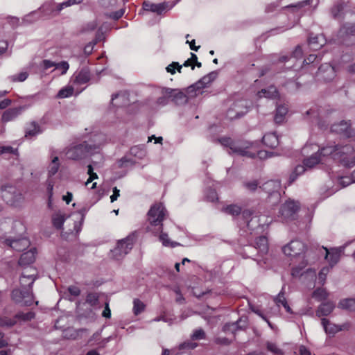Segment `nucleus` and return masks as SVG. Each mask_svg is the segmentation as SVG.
Wrapping results in <instances>:
<instances>
[{
  "instance_id": "nucleus-1",
  "label": "nucleus",
  "mask_w": 355,
  "mask_h": 355,
  "mask_svg": "<svg viewBox=\"0 0 355 355\" xmlns=\"http://www.w3.org/2000/svg\"><path fill=\"white\" fill-rule=\"evenodd\" d=\"M105 141V136L103 134H94L92 136L91 144L84 141L82 144L71 146L67 149L66 155L70 159H82L88 155H92L100 153Z\"/></svg>"
},
{
  "instance_id": "nucleus-2",
  "label": "nucleus",
  "mask_w": 355,
  "mask_h": 355,
  "mask_svg": "<svg viewBox=\"0 0 355 355\" xmlns=\"http://www.w3.org/2000/svg\"><path fill=\"white\" fill-rule=\"evenodd\" d=\"M220 142L225 146H229V154H234L239 156L254 157L257 155L260 159H264L274 155L273 152L267 150H259L254 144L247 141L234 143L230 138H222Z\"/></svg>"
},
{
  "instance_id": "nucleus-3",
  "label": "nucleus",
  "mask_w": 355,
  "mask_h": 355,
  "mask_svg": "<svg viewBox=\"0 0 355 355\" xmlns=\"http://www.w3.org/2000/svg\"><path fill=\"white\" fill-rule=\"evenodd\" d=\"M313 153L310 156H307L303 160V164H299L295 166L289 176V183L293 182L300 175H302L307 169L312 168L318 164L322 160V157H329L321 153V148L315 144H306L302 148L303 155H309Z\"/></svg>"
},
{
  "instance_id": "nucleus-4",
  "label": "nucleus",
  "mask_w": 355,
  "mask_h": 355,
  "mask_svg": "<svg viewBox=\"0 0 355 355\" xmlns=\"http://www.w3.org/2000/svg\"><path fill=\"white\" fill-rule=\"evenodd\" d=\"M355 150L350 144L327 145L321 148V153L340 162L345 167L355 166Z\"/></svg>"
},
{
  "instance_id": "nucleus-5",
  "label": "nucleus",
  "mask_w": 355,
  "mask_h": 355,
  "mask_svg": "<svg viewBox=\"0 0 355 355\" xmlns=\"http://www.w3.org/2000/svg\"><path fill=\"white\" fill-rule=\"evenodd\" d=\"M148 229L153 234L162 233L163 229L162 222L166 215V210L162 203L158 202L153 205L148 212Z\"/></svg>"
},
{
  "instance_id": "nucleus-6",
  "label": "nucleus",
  "mask_w": 355,
  "mask_h": 355,
  "mask_svg": "<svg viewBox=\"0 0 355 355\" xmlns=\"http://www.w3.org/2000/svg\"><path fill=\"white\" fill-rule=\"evenodd\" d=\"M299 209V202L289 199L281 205L277 218L282 223L293 220L296 218Z\"/></svg>"
},
{
  "instance_id": "nucleus-7",
  "label": "nucleus",
  "mask_w": 355,
  "mask_h": 355,
  "mask_svg": "<svg viewBox=\"0 0 355 355\" xmlns=\"http://www.w3.org/2000/svg\"><path fill=\"white\" fill-rule=\"evenodd\" d=\"M242 217L245 220L248 230L250 232V234H252L253 231L258 232L259 230H262L266 223L268 225V223H270V221H264V223L261 224V223L266 217L264 216H259L254 215V212L250 209L243 210L242 211Z\"/></svg>"
},
{
  "instance_id": "nucleus-8",
  "label": "nucleus",
  "mask_w": 355,
  "mask_h": 355,
  "mask_svg": "<svg viewBox=\"0 0 355 355\" xmlns=\"http://www.w3.org/2000/svg\"><path fill=\"white\" fill-rule=\"evenodd\" d=\"M11 298L21 306H31L34 302L33 291L30 288L14 289L11 293Z\"/></svg>"
},
{
  "instance_id": "nucleus-9",
  "label": "nucleus",
  "mask_w": 355,
  "mask_h": 355,
  "mask_svg": "<svg viewBox=\"0 0 355 355\" xmlns=\"http://www.w3.org/2000/svg\"><path fill=\"white\" fill-rule=\"evenodd\" d=\"M284 254L291 258L304 257L306 251L304 243L297 239L293 240L282 248Z\"/></svg>"
},
{
  "instance_id": "nucleus-10",
  "label": "nucleus",
  "mask_w": 355,
  "mask_h": 355,
  "mask_svg": "<svg viewBox=\"0 0 355 355\" xmlns=\"http://www.w3.org/2000/svg\"><path fill=\"white\" fill-rule=\"evenodd\" d=\"M0 191L2 199L8 205L16 206L23 200L22 194L12 186L1 187Z\"/></svg>"
},
{
  "instance_id": "nucleus-11",
  "label": "nucleus",
  "mask_w": 355,
  "mask_h": 355,
  "mask_svg": "<svg viewBox=\"0 0 355 355\" xmlns=\"http://www.w3.org/2000/svg\"><path fill=\"white\" fill-rule=\"evenodd\" d=\"M135 237L131 235L119 241L116 247L111 251L112 256L116 259H121L130 251L133 247Z\"/></svg>"
},
{
  "instance_id": "nucleus-12",
  "label": "nucleus",
  "mask_w": 355,
  "mask_h": 355,
  "mask_svg": "<svg viewBox=\"0 0 355 355\" xmlns=\"http://www.w3.org/2000/svg\"><path fill=\"white\" fill-rule=\"evenodd\" d=\"M248 112V102L245 99L238 100L232 105L227 112V116L230 119L239 118Z\"/></svg>"
},
{
  "instance_id": "nucleus-13",
  "label": "nucleus",
  "mask_w": 355,
  "mask_h": 355,
  "mask_svg": "<svg viewBox=\"0 0 355 355\" xmlns=\"http://www.w3.org/2000/svg\"><path fill=\"white\" fill-rule=\"evenodd\" d=\"M322 248L325 251V259L329 263V266L333 268L339 261L345 247L343 245L337 248H331L330 249H327L324 247H322Z\"/></svg>"
},
{
  "instance_id": "nucleus-14",
  "label": "nucleus",
  "mask_w": 355,
  "mask_h": 355,
  "mask_svg": "<svg viewBox=\"0 0 355 355\" xmlns=\"http://www.w3.org/2000/svg\"><path fill=\"white\" fill-rule=\"evenodd\" d=\"M175 3L169 2H163L159 3H153L150 1H144L143 3V9L144 11L152 12L157 15H162L167 10L171 9Z\"/></svg>"
},
{
  "instance_id": "nucleus-15",
  "label": "nucleus",
  "mask_w": 355,
  "mask_h": 355,
  "mask_svg": "<svg viewBox=\"0 0 355 355\" xmlns=\"http://www.w3.org/2000/svg\"><path fill=\"white\" fill-rule=\"evenodd\" d=\"M90 80L89 71L86 69H83L76 72L70 79V83L75 87L82 88L81 86L86 85Z\"/></svg>"
},
{
  "instance_id": "nucleus-16",
  "label": "nucleus",
  "mask_w": 355,
  "mask_h": 355,
  "mask_svg": "<svg viewBox=\"0 0 355 355\" xmlns=\"http://www.w3.org/2000/svg\"><path fill=\"white\" fill-rule=\"evenodd\" d=\"M317 76L325 82L332 80L336 76V70L334 67L328 63L322 64L318 68Z\"/></svg>"
},
{
  "instance_id": "nucleus-17",
  "label": "nucleus",
  "mask_w": 355,
  "mask_h": 355,
  "mask_svg": "<svg viewBox=\"0 0 355 355\" xmlns=\"http://www.w3.org/2000/svg\"><path fill=\"white\" fill-rule=\"evenodd\" d=\"M321 323L325 332L333 335L340 331L348 330L350 327V324L349 322H345L341 325H338L331 323L325 318L322 319Z\"/></svg>"
},
{
  "instance_id": "nucleus-18",
  "label": "nucleus",
  "mask_w": 355,
  "mask_h": 355,
  "mask_svg": "<svg viewBox=\"0 0 355 355\" xmlns=\"http://www.w3.org/2000/svg\"><path fill=\"white\" fill-rule=\"evenodd\" d=\"M349 121H341L339 123H334L331 127V132L340 134L346 137L352 136Z\"/></svg>"
},
{
  "instance_id": "nucleus-19",
  "label": "nucleus",
  "mask_w": 355,
  "mask_h": 355,
  "mask_svg": "<svg viewBox=\"0 0 355 355\" xmlns=\"http://www.w3.org/2000/svg\"><path fill=\"white\" fill-rule=\"evenodd\" d=\"M6 243L11 248L16 251H22L28 248L30 245V241L25 237L17 239H8L6 240Z\"/></svg>"
},
{
  "instance_id": "nucleus-20",
  "label": "nucleus",
  "mask_w": 355,
  "mask_h": 355,
  "mask_svg": "<svg viewBox=\"0 0 355 355\" xmlns=\"http://www.w3.org/2000/svg\"><path fill=\"white\" fill-rule=\"evenodd\" d=\"M85 87H86L85 86L83 87V88L75 87L73 85V84H71L69 83V85L62 87L58 92L56 97L58 98H69V97L73 96L74 93L76 94V95H78L80 93H81L85 89Z\"/></svg>"
},
{
  "instance_id": "nucleus-21",
  "label": "nucleus",
  "mask_w": 355,
  "mask_h": 355,
  "mask_svg": "<svg viewBox=\"0 0 355 355\" xmlns=\"http://www.w3.org/2000/svg\"><path fill=\"white\" fill-rule=\"evenodd\" d=\"M217 77V73L216 71H212L207 75L203 76L198 82H197L194 85H192L189 87V89H197L200 90L208 85H209L211 82H213Z\"/></svg>"
},
{
  "instance_id": "nucleus-22",
  "label": "nucleus",
  "mask_w": 355,
  "mask_h": 355,
  "mask_svg": "<svg viewBox=\"0 0 355 355\" xmlns=\"http://www.w3.org/2000/svg\"><path fill=\"white\" fill-rule=\"evenodd\" d=\"M247 326V319L241 318L236 322L225 324L223 328V331L227 334L231 332L232 334H234L235 332L239 329H242Z\"/></svg>"
},
{
  "instance_id": "nucleus-23",
  "label": "nucleus",
  "mask_w": 355,
  "mask_h": 355,
  "mask_svg": "<svg viewBox=\"0 0 355 355\" xmlns=\"http://www.w3.org/2000/svg\"><path fill=\"white\" fill-rule=\"evenodd\" d=\"M281 187V183L279 180H271L265 182L263 186V190L269 194H277L279 197V190Z\"/></svg>"
},
{
  "instance_id": "nucleus-24",
  "label": "nucleus",
  "mask_w": 355,
  "mask_h": 355,
  "mask_svg": "<svg viewBox=\"0 0 355 355\" xmlns=\"http://www.w3.org/2000/svg\"><path fill=\"white\" fill-rule=\"evenodd\" d=\"M35 280V273L29 272L28 270L24 272L20 278L21 288H30L32 291V286Z\"/></svg>"
},
{
  "instance_id": "nucleus-25",
  "label": "nucleus",
  "mask_w": 355,
  "mask_h": 355,
  "mask_svg": "<svg viewBox=\"0 0 355 355\" xmlns=\"http://www.w3.org/2000/svg\"><path fill=\"white\" fill-rule=\"evenodd\" d=\"M182 67H191V69H194L195 64L189 59H188L183 63L182 65H180L177 62H173L171 64L166 67V69L167 72L170 73L171 74H174L175 73V70L180 73Z\"/></svg>"
},
{
  "instance_id": "nucleus-26",
  "label": "nucleus",
  "mask_w": 355,
  "mask_h": 355,
  "mask_svg": "<svg viewBox=\"0 0 355 355\" xmlns=\"http://www.w3.org/2000/svg\"><path fill=\"white\" fill-rule=\"evenodd\" d=\"M24 109V107H18L6 110L2 115V121L8 122L15 119L23 112Z\"/></svg>"
},
{
  "instance_id": "nucleus-27",
  "label": "nucleus",
  "mask_w": 355,
  "mask_h": 355,
  "mask_svg": "<svg viewBox=\"0 0 355 355\" xmlns=\"http://www.w3.org/2000/svg\"><path fill=\"white\" fill-rule=\"evenodd\" d=\"M35 248H32L30 250L23 253L19 260V264L20 266H26L33 263L35 259Z\"/></svg>"
},
{
  "instance_id": "nucleus-28",
  "label": "nucleus",
  "mask_w": 355,
  "mask_h": 355,
  "mask_svg": "<svg viewBox=\"0 0 355 355\" xmlns=\"http://www.w3.org/2000/svg\"><path fill=\"white\" fill-rule=\"evenodd\" d=\"M325 43V39L322 35H310L309 37V45L310 48L316 51L322 47Z\"/></svg>"
},
{
  "instance_id": "nucleus-29",
  "label": "nucleus",
  "mask_w": 355,
  "mask_h": 355,
  "mask_svg": "<svg viewBox=\"0 0 355 355\" xmlns=\"http://www.w3.org/2000/svg\"><path fill=\"white\" fill-rule=\"evenodd\" d=\"M263 143L265 146L274 148L279 144V139L275 132L266 133L263 137Z\"/></svg>"
},
{
  "instance_id": "nucleus-30",
  "label": "nucleus",
  "mask_w": 355,
  "mask_h": 355,
  "mask_svg": "<svg viewBox=\"0 0 355 355\" xmlns=\"http://www.w3.org/2000/svg\"><path fill=\"white\" fill-rule=\"evenodd\" d=\"M335 305L333 302H327L322 303L318 309L316 311V315L318 317L327 316L334 309Z\"/></svg>"
},
{
  "instance_id": "nucleus-31",
  "label": "nucleus",
  "mask_w": 355,
  "mask_h": 355,
  "mask_svg": "<svg viewBox=\"0 0 355 355\" xmlns=\"http://www.w3.org/2000/svg\"><path fill=\"white\" fill-rule=\"evenodd\" d=\"M40 12L43 14L44 16H51L57 15L59 12H56V5L52 2H46L40 8Z\"/></svg>"
},
{
  "instance_id": "nucleus-32",
  "label": "nucleus",
  "mask_w": 355,
  "mask_h": 355,
  "mask_svg": "<svg viewBox=\"0 0 355 355\" xmlns=\"http://www.w3.org/2000/svg\"><path fill=\"white\" fill-rule=\"evenodd\" d=\"M284 288L283 287L282 291L279 292L278 295L274 299V301L277 306H282L286 312L289 313H293V311L289 306V305L287 303V301L284 297Z\"/></svg>"
},
{
  "instance_id": "nucleus-33",
  "label": "nucleus",
  "mask_w": 355,
  "mask_h": 355,
  "mask_svg": "<svg viewBox=\"0 0 355 355\" xmlns=\"http://www.w3.org/2000/svg\"><path fill=\"white\" fill-rule=\"evenodd\" d=\"M288 112V107L285 105H279L276 108V113L274 120L276 123H281L284 121L285 116Z\"/></svg>"
},
{
  "instance_id": "nucleus-34",
  "label": "nucleus",
  "mask_w": 355,
  "mask_h": 355,
  "mask_svg": "<svg viewBox=\"0 0 355 355\" xmlns=\"http://www.w3.org/2000/svg\"><path fill=\"white\" fill-rule=\"evenodd\" d=\"M259 98L266 97L268 98H274L278 96V92L275 87L270 86L268 88L262 89L257 93Z\"/></svg>"
},
{
  "instance_id": "nucleus-35",
  "label": "nucleus",
  "mask_w": 355,
  "mask_h": 355,
  "mask_svg": "<svg viewBox=\"0 0 355 355\" xmlns=\"http://www.w3.org/2000/svg\"><path fill=\"white\" fill-rule=\"evenodd\" d=\"M255 248L261 254L267 253L268 250V239L266 236H261L257 239L255 241Z\"/></svg>"
},
{
  "instance_id": "nucleus-36",
  "label": "nucleus",
  "mask_w": 355,
  "mask_h": 355,
  "mask_svg": "<svg viewBox=\"0 0 355 355\" xmlns=\"http://www.w3.org/2000/svg\"><path fill=\"white\" fill-rule=\"evenodd\" d=\"M338 307L349 311H355V298H345L340 300Z\"/></svg>"
},
{
  "instance_id": "nucleus-37",
  "label": "nucleus",
  "mask_w": 355,
  "mask_h": 355,
  "mask_svg": "<svg viewBox=\"0 0 355 355\" xmlns=\"http://www.w3.org/2000/svg\"><path fill=\"white\" fill-rule=\"evenodd\" d=\"M222 211L234 217L239 216L240 214H242L243 211H241V207L237 205H230L223 207Z\"/></svg>"
},
{
  "instance_id": "nucleus-38",
  "label": "nucleus",
  "mask_w": 355,
  "mask_h": 355,
  "mask_svg": "<svg viewBox=\"0 0 355 355\" xmlns=\"http://www.w3.org/2000/svg\"><path fill=\"white\" fill-rule=\"evenodd\" d=\"M42 130L35 122H32L26 129V137H34L40 134Z\"/></svg>"
},
{
  "instance_id": "nucleus-39",
  "label": "nucleus",
  "mask_w": 355,
  "mask_h": 355,
  "mask_svg": "<svg viewBox=\"0 0 355 355\" xmlns=\"http://www.w3.org/2000/svg\"><path fill=\"white\" fill-rule=\"evenodd\" d=\"M341 37L352 36L355 37V26L353 24H347L343 26L339 32Z\"/></svg>"
},
{
  "instance_id": "nucleus-40",
  "label": "nucleus",
  "mask_w": 355,
  "mask_h": 355,
  "mask_svg": "<svg viewBox=\"0 0 355 355\" xmlns=\"http://www.w3.org/2000/svg\"><path fill=\"white\" fill-rule=\"evenodd\" d=\"M302 55H303V51H302V49L301 48L300 46H297L295 49L294 50V51L292 53V55L291 56V58H288L287 56H282L279 58V61L281 62H286L288 60H291V59H295V60H298V59H301L302 58Z\"/></svg>"
},
{
  "instance_id": "nucleus-41",
  "label": "nucleus",
  "mask_w": 355,
  "mask_h": 355,
  "mask_svg": "<svg viewBox=\"0 0 355 355\" xmlns=\"http://www.w3.org/2000/svg\"><path fill=\"white\" fill-rule=\"evenodd\" d=\"M83 0H67L62 3L56 4V12H60L64 8L70 7L73 5L80 4Z\"/></svg>"
},
{
  "instance_id": "nucleus-42",
  "label": "nucleus",
  "mask_w": 355,
  "mask_h": 355,
  "mask_svg": "<svg viewBox=\"0 0 355 355\" xmlns=\"http://www.w3.org/2000/svg\"><path fill=\"white\" fill-rule=\"evenodd\" d=\"M98 26V23L96 20H93L89 22H87L86 24H83L80 29V33H88L94 31Z\"/></svg>"
},
{
  "instance_id": "nucleus-43",
  "label": "nucleus",
  "mask_w": 355,
  "mask_h": 355,
  "mask_svg": "<svg viewBox=\"0 0 355 355\" xmlns=\"http://www.w3.org/2000/svg\"><path fill=\"white\" fill-rule=\"evenodd\" d=\"M65 220L64 215L62 213H56L52 217V222L55 227L60 229L62 227Z\"/></svg>"
},
{
  "instance_id": "nucleus-44",
  "label": "nucleus",
  "mask_w": 355,
  "mask_h": 355,
  "mask_svg": "<svg viewBox=\"0 0 355 355\" xmlns=\"http://www.w3.org/2000/svg\"><path fill=\"white\" fill-rule=\"evenodd\" d=\"M100 338H101V333L96 332L93 334L92 337L91 338V339L89 340V342L91 343L92 341H95L94 344L99 345L101 347H103L111 339V336H109L106 338H104L101 342H98V340L100 339Z\"/></svg>"
},
{
  "instance_id": "nucleus-45",
  "label": "nucleus",
  "mask_w": 355,
  "mask_h": 355,
  "mask_svg": "<svg viewBox=\"0 0 355 355\" xmlns=\"http://www.w3.org/2000/svg\"><path fill=\"white\" fill-rule=\"evenodd\" d=\"M312 296L316 300L322 301L327 297L328 293L327 292L326 289L323 288H318L313 291Z\"/></svg>"
},
{
  "instance_id": "nucleus-46",
  "label": "nucleus",
  "mask_w": 355,
  "mask_h": 355,
  "mask_svg": "<svg viewBox=\"0 0 355 355\" xmlns=\"http://www.w3.org/2000/svg\"><path fill=\"white\" fill-rule=\"evenodd\" d=\"M130 153L132 155L142 159L146 155V151L144 147L135 146L130 148Z\"/></svg>"
},
{
  "instance_id": "nucleus-47",
  "label": "nucleus",
  "mask_w": 355,
  "mask_h": 355,
  "mask_svg": "<svg viewBox=\"0 0 355 355\" xmlns=\"http://www.w3.org/2000/svg\"><path fill=\"white\" fill-rule=\"evenodd\" d=\"M60 166L59 159L58 157L53 158L51 164L49 166V176L54 175L58 171Z\"/></svg>"
},
{
  "instance_id": "nucleus-48",
  "label": "nucleus",
  "mask_w": 355,
  "mask_h": 355,
  "mask_svg": "<svg viewBox=\"0 0 355 355\" xmlns=\"http://www.w3.org/2000/svg\"><path fill=\"white\" fill-rule=\"evenodd\" d=\"M35 317V313L32 311L27 312L26 313L20 312L15 315V316L12 318L16 321L17 320H21L24 321H29L31 320Z\"/></svg>"
},
{
  "instance_id": "nucleus-49",
  "label": "nucleus",
  "mask_w": 355,
  "mask_h": 355,
  "mask_svg": "<svg viewBox=\"0 0 355 355\" xmlns=\"http://www.w3.org/2000/svg\"><path fill=\"white\" fill-rule=\"evenodd\" d=\"M145 304L139 299H135L133 301V313L137 315L144 311Z\"/></svg>"
},
{
  "instance_id": "nucleus-50",
  "label": "nucleus",
  "mask_w": 355,
  "mask_h": 355,
  "mask_svg": "<svg viewBox=\"0 0 355 355\" xmlns=\"http://www.w3.org/2000/svg\"><path fill=\"white\" fill-rule=\"evenodd\" d=\"M331 268L329 266L323 267L318 274V282L323 285L325 282L327 275L329 272Z\"/></svg>"
},
{
  "instance_id": "nucleus-51",
  "label": "nucleus",
  "mask_w": 355,
  "mask_h": 355,
  "mask_svg": "<svg viewBox=\"0 0 355 355\" xmlns=\"http://www.w3.org/2000/svg\"><path fill=\"white\" fill-rule=\"evenodd\" d=\"M69 68V63L67 61H62L60 62L55 63L54 70H60V74L64 75V74L67 73Z\"/></svg>"
},
{
  "instance_id": "nucleus-52",
  "label": "nucleus",
  "mask_w": 355,
  "mask_h": 355,
  "mask_svg": "<svg viewBox=\"0 0 355 355\" xmlns=\"http://www.w3.org/2000/svg\"><path fill=\"white\" fill-rule=\"evenodd\" d=\"M159 241L162 243L163 245L164 246H171V247H175L179 245L176 242H171L168 236L166 234L162 233L159 235Z\"/></svg>"
},
{
  "instance_id": "nucleus-53",
  "label": "nucleus",
  "mask_w": 355,
  "mask_h": 355,
  "mask_svg": "<svg viewBox=\"0 0 355 355\" xmlns=\"http://www.w3.org/2000/svg\"><path fill=\"white\" fill-rule=\"evenodd\" d=\"M205 196L207 200L210 202H215L218 200V195L216 191L213 189H207L205 191Z\"/></svg>"
},
{
  "instance_id": "nucleus-54",
  "label": "nucleus",
  "mask_w": 355,
  "mask_h": 355,
  "mask_svg": "<svg viewBox=\"0 0 355 355\" xmlns=\"http://www.w3.org/2000/svg\"><path fill=\"white\" fill-rule=\"evenodd\" d=\"M39 18V14L37 11L32 12L28 15H26L23 21L25 23L31 24L36 21Z\"/></svg>"
},
{
  "instance_id": "nucleus-55",
  "label": "nucleus",
  "mask_w": 355,
  "mask_h": 355,
  "mask_svg": "<svg viewBox=\"0 0 355 355\" xmlns=\"http://www.w3.org/2000/svg\"><path fill=\"white\" fill-rule=\"evenodd\" d=\"M86 302L91 306H95L98 302V295L95 293H90L87 295Z\"/></svg>"
},
{
  "instance_id": "nucleus-56",
  "label": "nucleus",
  "mask_w": 355,
  "mask_h": 355,
  "mask_svg": "<svg viewBox=\"0 0 355 355\" xmlns=\"http://www.w3.org/2000/svg\"><path fill=\"white\" fill-rule=\"evenodd\" d=\"M343 10V5L342 3H338L335 5L331 8V15L334 18L339 17L340 16V14Z\"/></svg>"
},
{
  "instance_id": "nucleus-57",
  "label": "nucleus",
  "mask_w": 355,
  "mask_h": 355,
  "mask_svg": "<svg viewBox=\"0 0 355 355\" xmlns=\"http://www.w3.org/2000/svg\"><path fill=\"white\" fill-rule=\"evenodd\" d=\"M352 183H354L352 179L349 176H343L340 177L338 179V184H339L341 187H345L349 185Z\"/></svg>"
},
{
  "instance_id": "nucleus-58",
  "label": "nucleus",
  "mask_w": 355,
  "mask_h": 355,
  "mask_svg": "<svg viewBox=\"0 0 355 355\" xmlns=\"http://www.w3.org/2000/svg\"><path fill=\"white\" fill-rule=\"evenodd\" d=\"M16 324L15 319H10L8 318H0V325L2 327H12Z\"/></svg>"
},
{
  "instance_id": "nucleus-59",
  "label": "nucleus",
  "mask_w": 355,
  "mask_h": 355,
  "mask_svg": "<svg viewBox=\"0 0 355 355\" xmlns=\"http://www.w3.org/2000/svg\"><path fill=\"white\" fill-rule=\"evenodd\" d=\"M266 347L268 351L276 354H282V351L277 346L272 343L268 342L266 344Z\"/></svg>"
},
{
  "instance_id": "nucleus-60",
  "label": "nucleus",
  "mask_w": 355,
  "mask_h": 355,
  "mask_svg": "<svg viewBox=\"0 0 355 355\" xmlns=\"http://www.w3.org/2000/svg\"><path fill=\"white\" fill-rule=\"evenodd\" d=\"M205 334L202 329H196L191 335L192 340H201L205 338Z\"/></svg>"
},
{
  "instance_id": "nucleus-61",
  "label": "nucleus",
  "mask_w": 355,
  "mask_h": 355,
  "mask_svg": "<svg viewBox=\"0 0 355 355\" xmlns=\"http://www.w3.org/2000/svg\"><path fill=\"white\" fill-rule=\"evenodd\" d=\"M243 186L245 189L249 191H255L258 187V182L257 180H251L243 183Z\"/></svg>"
},
{
  "instance_id": "nucleus-62",
  "label": "nucleus",
  "mask_w": 355,
  "mask_h": 355,
  "mask_svg": "<svg viewBox=\"0 0 355 355\" xmlns=\"http://www.w3.org/2000/svg\"><path fill=\"white\" fill-rule=\"evenodd\" d=\"M55 63L56 62L51 61L49 60H44L40 63V67L43 70H47L49 68L55 67Z\"/></svg>"
},
{
  "instance_id": "nucleus-63",
  "label": "nucleus",
  "mask_w": 355,
  "mask_h": 355,
  "mask_svg": "<svg viewBox=\"0 0 355 355\" xmlns=\"http://www.w3.org/2000/svg\"><path fill=\"white\" fill-rule=\"evenodd\" d=\"M27 72H21L17 75H14L11 77L12 81L23 82L28 78Z\"/></svg>"
},
{
  "instance_id": "nucleus-64",
  "label": "nucleus",
  "mask_w": 355,
  "mask_h": 355,
  "mask_svg": "<svg viewBox=\"0 0 355 355\" xmlns=\"http://www.w3.org/2000/svg\"><path fill=\"white\" fill-rule=\"evenodd\" d=\"M197 347V344L192 341L184 342L180 345V349H193Z\"/></svg>"
}]
</instances>
